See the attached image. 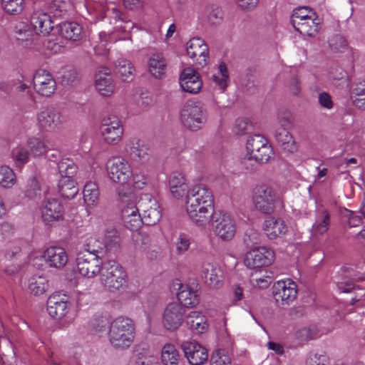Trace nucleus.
<instances>
[{"instance_id": "1", "label": "nucleus", "mask_w": 365, "mask_h": 365, "mask_svg": "<svg viewBox=\"0 0 365 365\" xmlns=\"http://www.w3.org/2000/svg\"><path fill=\"white\" fill-rule=\"evenodd\" d=\"M185 205L189 219L198 227H204L213 215L214 196L204 185H195L187 190Z\"/></svg>"}, {"instance_id": "2", "label": "nucleus", "mask_w": 365, "mask_h": 365, "mask_svg": "<svg viewBox=\"0 0 365 365\" xmlns=\"http://www.w3.org/2000/svg\"><path fill=\"white\" fill-rule=\"evenodd\" d=\"M274 155L272 145L266 138L259 134L250 136L246 142V153L242 160V164L247 170L252 171L253 162L266 163Z\"/></svg>"}, {"instance_id": "3", "label": "nucleus", "mask_w": 365, "mask_h": 365, "mask_svg": "<svg viewBox=\"0 0 365 365\" xmlns=\"http://www.w3.org/2000/svg\"><path fill=\"white\" fill-rule=\"evenodd\" d=\"M135 336V326L130 318L120 316L110 322L108 339L115 349H128L133 343Z\"/></svg>"}, {"instance_id": "4", "label": "nucleus", "mask_w": 365, "mask_h": 365, "mask_svg": "<svg viewBox=\"0 0 365 365\" xmlns=\"http://www.w3.org/2000/svg\"><path fill=\"white\" fill-rule=\"evenodd\" d=\"M100 281L105 289L110 292H117L127 287L128 275L118 262L108 261L104 264Z\"/></svg>"}, {"instance_id": "5", "label": "nucleus", "mask_w": 365, "mask_h": 365, "mask_svg": "<svg viewBox=\"0 0 365 365\" xmlns=\"http://www.w3.org/2000/svg\"><path fill=\"white\" fill-rule=\"evenodd\" d=\"M182 287V284L180 279L173 280L170 287L171 293L176 295L178 302L168 304L163 315V325L169 331L177 329L182 323V305L180 299Z\"/></svg>"}, {"instance_id": "6", "label": "nucleus", "mask_w": 365, "mask_h": 365, "mask_svg": "<svg viewBox=\"0 0 365 365\" xmlns=\"http://www.w3.org/2000/svg\"><path fill=\"white\" fill-rule=\"evenodd\" d=\"M251 199L255 209L265 215L273 213L279 202L273 187L264 183L256 185L252 188Z\"/></svg>"}, {"instance_id": "7", "label": "nucleus", "mask_w": 365, "mask_h": 365, "mask_svg": "<svg viewBox=\"0 0 365 365\" xmlns=\"http://www.w3.org/2000/svg\"><path fill=\"white\" fill-rule=\"evenodd\" d=\"M122 202L121 220L124 227L131 232L140 230L143 224L138 204L132 195L119 194Z\"/></svg>"}, {"instance_id": "8", "label": "nucleus", "mask_w": 365, "mask_h": 365, "mask_svg": "<svg viewBox=\"0 0 365 365\" xmlns=\"http://www.w3.org/2000/svg\"><path fill=\"white\" fill-rule=\"evenodd\" d=\"M76 260L79 273L88 279L101 274L104 268L102 258L89 252H78Z\"/></svg>"}, {"instance_id": "9", "label": "nucleus", "mask_w": 365, "mask_h": 365, "mask_svg": "<svg viewBox=\"0 0 365 365\" xmlns=\"http://www.w3.org/2000/svg\"><path fill=\"white\" fill-rule=\"evenodd\" d=\"M212 228L214 234L222 241H230L236 234L235 220L229 214L218 212L212 215Z\"/></svg>"}, {"instance_id": "10", "label": "nucleus", "mask_w": 365, "mask_h": 365, "mask_svg": "<svg viewBox=\"0 0 365 365\" xmlns=\"http://www.w3.org/2000/svg\"><path fill=\"white\" fill-rule=\"evenodd\" d=\"M275 259L274 252L267 247H256L248 251L244 257V264L249 269L270 266Z\"/></svg>"}, {"instance_id": "11", "label": "nucleus", "mask_w": 365, "mask_h": 365, "mask_svg": "<svg viewBox=\"0 0 365 365\" xmlns=\"http://www.w3.org/2000/svg\"><path fill=\"white\" fill-rule=\"evenodd\" d=\"M106 170L109 178L114 182L122 185L126 183L133 174L129 161L122 156L110 158L106 163Z\"/></svg>"}, {"instance_id": "12", "label": "nucleus", "mask_w": 365, "mask_h": 365, "mask_svg": "<svg viewBox=\"0 0 365 365\" xmlns=\"http://www.w3.org/2000/svg\"><path fill=\"white\" fill-rule=\"evenodd\" d=\"M186 54L190 63L196 68H203L207 63L209 48L205 41L199 37H194L186 43Z\"/></svg>"}, {"instance_id": "13", "label": "nucleus", "mask_w": 365, "mask_h": 365, "mask_svg": "<svg viewBox=\"0 0 365 365\" xmlns=\"http://www.w3.org/2000/svg\"><path fill=\"white\" fill-rule=\"evenodd\" d=\"M66 119L63 114L55 108H46L36 115L37 125L39 129L46 132H55L59 130Z\"/></svg>"}, {"instance_id": "14", "label": "nucleus", "mask_w": 365, "mask_h": 365, "mask_svg": "<svg viewBox=\"0 0 365 365\" xmlns=\"http://www.w3.org/2000/svg\"><path fill=\"white\" fill-rule=\"evenodd\" d=\"M138 204L142 212L143 224L151 226L158 222L161 218V211L155 198L149 194H145L140 197Z\"/></svg>"}, {"instance_id": "15", "label": "nucleus", "mask_w": 365, "mask_h": 365, "mask_svg": "<svg viewBox=\"0 0 365 365\" xmlns=\"http://www.w3.org/2000/svg\"><path fill=\"white\" fill-rule=\"evenodd\" d=\"M123 130L121 122L115 116L103 119L100 127L101 136L108 145H117L120 142Z\"/></svg>"}, {"instance_id": "16", "label": "nucleus", "mask_w": 365, "mask_h": 365, "mask_svg": "<svg viewBox=\"0 0 365 365\" xmlns=\"http://www.w3.org/2000/svg\"><path fill=\"white\" fill-rule=\"evenodd\" d=\"M297 285L290 279L279 280L274 284L273 295L277 302L282 305H289L297 296Z\"/></svg>"}, {"instance_id": "17", "label": "nucleus", "mask_w": 365, "mask_h": 365, "mask_svg": "<svg viewBox=\"0 0 365 365\" xmlns=\"http://www.w3.org/2000/svg\"><path fill=\"white\" fill-rule=\"evenodd\" d=\"M125 152L135 161L148 160L150 155V148L148 143L137 136L128 138L124 144Z\"/></svg>"}, {"instance_id": "18", "label": "nucleus", "mask_w": 365, "mask_h": 365, "mask_svg": "<svg viewBox=\"0 0 365 365\" xmlns=\"http://www.w3.org/2000/svg\"><path fill=\"white\" fill-rule=\"evenodd\" d=\"M41 214L43 222L46 225H50L63 219L64 208L58 199L48 197L42 202Z\"/></svg>"}, {"instance_id": "19", "label": "nucleus", "mask_w": 365, "mask_h": 365, "mask_svg": "<svg viewBox=\"0 0 365 365\" xmlns=\"http://www.w3.org/2000/svg\"><path fill=\"white\" fill-rule=\"evenodd\" d=\"M33 83L36 92L41 96L49 97L56 89V83L52 74L44 69L36 71Z\"/></svg>"}, {"instance_id": "20", "label": "nucleus", "mask_w": 365, "mask_h": 365, "mask_svg": "<svg viewBox=\"0 0 365 365\" xmlns=\"http://www.w3.org/2000/svg\"><path fill=\"white\" fill-rule=\"evenodd\" d=\"M262 229L269 240L282 238L289 232L287 222L282 217L276 216H271L265 219Z\"/></svg>"}, {"instance_id": "21", "label": "nucleus", "mask_w": 365, "mask_h": 365, "mask_svg": "<svg viewBox=\"0 0 365 365\" xmlns=\"http://www.w3.org/2000/svg\"><path fill=\"white\" fill-rule=\"evenodd\" d=\"M187 118L184 125L190 130H197L202 128L207 121V112L200 103L187 106Z\"/></svg>"}, {"instance_id": "22", "label": "nucleus", "mask_w": 365, "mask_h": 365, "mask_svg": "<svg viewBox=\"0 0 365 365\" xmlns=\"http://www.w3.org/2000/svg\"><path fill=\"white\" fill-rule=\"evenodd\" d=\"M45 264L51 268L61 269L68 262V255L64 248L59 246H51L44 250L41 257Z\"/></svg>"}, {"instance_id": "23", "label": "nucleus", "mask_w": 365, "mask_h": 365, "mask_svg": "<svg viewBox=\"0 0 365 365\" xmlns=\"http://www.w3.org/2000/svg\"><path fill=\"white\" fill-rule=\"evenodd\" d=\"M201 277L212 288H219L223 284L224 274L220 267L209 262H204L201 266Z\"/></svg>"}, {"instance_id": "24", "label": "nucleus", "mask_w": 365, "mask_h": 365, "mask_svg": "<svg viewBox=\"0 0 365 365\" xmlns=\"http://www.w3.org/2000/svg\"><path fill=\"white\" fill-rule=\"evenodd\" d=\"M184 356L190 365H203L208 359L205 347L197 341H189L184 345Z\"/></svg>"}, {"instance_id": "25", "label": "nucleus", "mask_w": 365, "mask_h": 365, "mask_svg": "<svg viewBox=\"0 0 365 365\" xmlns=\"http://www.w3.org/2000/svg\"><path fill=\"white\" fill-rule=\"evenodd\" d=\"M95 87L99 93L104 96H109L113 93L115 84L108 68H99L96 74Z\"/></svg>"}, {"instance_id": "26", "label": "nucleus", "mask_w": 365, "mask_h": 365, "mask_svg": "<svg viewBox=\"0 0 365 365\" xmlns=\"http://www.w3.org/2000/svg\"><path fill=\"white\" fill-rule=\"evenodd\" d=\"M314 222L312 226L314 236L322 235L327 232L331 223L330 213L324 206H318L315 211Z\"/></svg>"}, {"instance_id": "27", "label": "nucleus", "mask_w": 365, "mask_h": 365, "mask_svg": "<svg viewBox=\"0 0 365 365\" xmlns=\"http://www.w3.org/2000/svg\"><path fill=\"white\" fill-rule=\"evenodd\" d=\"M201 290L196 277L187 278L184 286V307H193L200 302Z\"/></svg>"}, {"instance_id": "28", "label": "nucleus", "mask_w": 365, "mask_h": 365, "mask_svg": "<svg viewBox=\"0 0 365 365\" xmlns=\"http://www.w3.org/2000/svg\"><path fill=\"white\" fill-rule=\"evenodd\" d=\"M31 26L38 35H48L53 29V22L46 13L34 12L31 16Z\"/></svg>"}, {"instance_id": "29", "label": "nucleus", "mask_w": 365, "mask_h": 365, "mask_svg": "<svg viewBox=\"0 0 365 365\" xmlns=\"http://www.w3.org/2000/svg\"><path fill=\"white\" fill-rule=\"evenodd\" d=\"M68 303L58 294L51 295L47 300V312L54 319H60L66 315Z\"/></svg>"}, {"instance_id": "30", "label": "nucleus", "mask_w": 365, "mask_h": 365, "mask_svg": "<svg viewBox=\"0 0 365 365\" xmlns=\"http://www.w3.org/2000/svg\"><path fill=\"white\" fill-rule=\"evenodd\" d=\"M202 86V81L195 69L190 68L184 69V92L197 93Z\"/></svg>"}, {"instance_id": "31", "label": "nucleus", "mask_w": 365, "mask_h": 365, "mask_svg": "<svg viewBox=\"0 0 365 365\" xmlns=\"http://www.w3.org/2000/svg\"><path fill=\"white\" fill-rule=\"evenodd\" d=\"M186 325L195 334H202L207 329L206 317L200 312L192 311L186 315Z\"/></svg>"}, {"instance_id": "32", "label": "nucleus", "mask_w": 365, "mask_h": 365, "mask_svg": "<svg viewBox=\"0 0 365 365\" xmlns=\"http://www.w3.org/2000/svg\"><path fill=\"white\" fill-rule=\"evenodd\" d=\"M321 19L317 15L312 16L311 18L307 20L297 23V25L294 28L297 31L303 36H314L319 31V25Z\"/></svg>"}, {"instance_id": "33", "label": "nucleus", "mask_w": 365, "mask_h": 365, "mask_svg": "<svg viewBox=\"0 0 365 365\" xmlns=\"http://www.w3.org/2000/svg\"><path fill=\"white\" fill-rule=\"evenodd\" d=\"M149 72L155 78H162L166 71V63L163 54L153 53L148 61Z\"/></svg>"}, {"instance_id": "34", "label": "nucleus", "mask_w": 365, "mask_h": 365, "mask_svg": "<svg viewBox=\"0 0 365 365\" xmlns=\"http://www.w3.org/2000/svg\"><path fill=\"white\" fill-rule=\"evenodd\" d=\"M212 79L222 91L227 88L230 83V75L225 63L220 62L213 68Z\"/></svg>"}, {"instance_id": "35", "label": "nucleus", "mask_w": 365, "mask_h": 365, "mask_svg": "<svg viewBox=\"0 0 365 365\" xmlns=\"http://www.w3.org/2000/svg\"><path fill=\"white\" fill-rule=\"evenodd\" d=\"M60 34L66 39L76 41L82 36V27L75 21H66L60 25Z\"/></svg>"}, {"instance_id": "36", "label": "nucleus", "mask_w": 365, "mask_h": 365, "mask_svg": "<svg viewBox=\"0 0 365 365\" xmlns=\"http://www.w3.org/2000/svg\"><path fill=\"white\" fill-rule=\"evenodd\" d=\"M58 192L66 199L73 198L78 192L76 182L73 178H61L58 184Z\"/></svg>"}, {"instance_id": "37", "label": "nucleus", "mask_w": 365, "mask_h": 365, "mask_svg": "<svg viewBox=\"0 0 365 365\" xmlns=\"http://www.w3.org/2000/svg\"><path fill=\"white\" fill-rule=\"evenodd\" d=\"M275 138L280 143L284 150L289 153H294L297 150L298 146L294 141L293 136L284 128H279L275 131Z\"/></svg>"}, {"instance_id": "38", "label": "nucleus", "mask_w": 365, "mask_h": 365, "mask_svg": "<svg viewBox=\"0 0 365 365\" xmlns=\"http://www.w3.org/2000/svg\"><path fill=\"white\" fill-rule=\"evenodd\" d=\"M351 98L356 108L365 110V80L355 84L351 91Z\"/></svg>"}, {"instance_id": "39", "label": "nucleus", "mask_w": 365, "mask_h": 365, "mask_svg": "<svg viewBox=\"0 0 365 365\" xmlns=\"http://www.w3.org/2000/svg\"><path fill=\"white\" fill-rule=\"evenodd\" d=\"M48 288V281L41 275H34L30 278L29 289L31 294L39 296L44 294Z\"/></svg>"}, {"instance_id": "40", "label": "nucleus", "mask_w": 365, "mask_h": 365, "mask_svg": "<svg viewBox=\"0 0 365 365\" xmlns=\"http://www.w3.org/2000/svg\"><path fill=\"white\" fill-rule=\"evenodd\" d=\"M135 68L133 64L126 59H119L115 66V73L123 81L133 80Z\"/></svg>"}, {"instance_id": "41", "label": "nucleus", "mask_w": 365, "mask_h": 365, "mask_svg": "<svg viewBox=\"0 0 365 365\" xmlns=\"http://www.w3.org/2000/svg\"><path fill=\"white\" fill-rule=\"evenodd\" d=\"M102 240L105 243V249L108 250H116L120 247V237L114 227H108L106 230Z\"/></svg>"}, {"instance_id": "42", "label": "nucleus", "mask_w": 365, "mask_h": 365, "mask_svg": "<svg viewBox=\"0 0 365 365\" xmlns=\"http://www.w3.org/2000/svg\"><path fill=\"white\" fill-rule=\"evenodd\" d=\"M83 200L88 206L95 205L99 199V189L97 184L94 182H88L83 191Z\"/></svg>"}, {"instance_id": "43", "label": "nucleus", "mask_w": 365, "mask_h": 365, "mask_svg": "<svg viewBox=\"0 0 365 365\" xmlns=\"http://www.w3.org/2000/svg\"><path fill=\"white\" fill-rule=\"evenodd\" d=\"M1 6L4 13L9 16H19L25 6L24 0H1Z\"/></svg>"}, {"instance_id": "44", "label": "nucleus", "mask_w": 365, "mask_h": 365, "mask_svg": "<svg viewBox=\"0 0 365 365\" xmlns=\"http://www.w3.org/2000/svg\"><path fill=\"white\" fill-rule=\"evenodd\" d=\"M180 355L173 344L164 345L161 352V360L164 365H178Z\"/></svg>"}, {"instance_id": "45", "label": "nucleus", "mask_w": 365, "mask_h": 365, "mask_svg": "<svg viewBox=\"0 0 365 365\" xmlns=\"http://www.w3.org/2000/svg\"><path fill=\"white\" fill-rule=\"evenodd\" d=\"M105 249V243L96 236H90L86 238L83 248L78 252H86L94 255H98Z\"/></svg>"}, {"instance_id": "46", "label": "nucleus", "mask_w": 365, "mask_h": 365, "mask_svg": "<svg viewBox=\"0 0 365 365\" xmlns=\"http://www.w3.org/2000/svg\"><path fill=\"white\" fill-rule=\"evenodd\" d=\"M14 34L17 41L24 43L31 40L33 30L31 24L20 21L18 22L14 27Z\"/></svg>"}, {"instance_id": "47", "label": "nucleus", "mask_w": 365, "mask_h": 365, "mask_svg": "<svg viewBox=\"0 0 365 365\" xmlns=\"http://www.w3.org/2000/svg\"><path fill=\"white\" fill-rule=\"evenodd\" d=\"M58 173L61 178H73L78 170V167L70 158H63L58 163Z\"/></svg>"}, {"instance_id": "48", "label": "nucleus", "mask_w": 365, "mask_h": 365, "mask_svg": "<svg viewBox=\"0 0 365 365\" xmlns=\"http://www.w3.org/2000/svg\"><path fill=\"white\" fill-rule=\"evenodd\" d=\"M16 182L14 170L7 165L0 166V185L4 188H11Z\"/></svg>"}, {"instance_id": "49", "label": "nucleus", "mask_w": 365, "mask_h": 365, "mask_svg": "<svg viewBox=\"0 0 365 365\" xmlns=\"http://www.w3.org/2000/svg\"><path fill=\"white\" fill-rule=\"evenodd\" d=\"M317 14L309 7L303 6L294 10L292 16V24L294 27L297 23L302 22L307 19L311 18L312 16H316Z\"/></svg>"}, {"instance_id": "50", "label": "nucleus", "mask_w": 365, "mask_h": 365, "mask_svg": "<svg viewBox=\"0 0 365 365\" xmlns=\"http://www.w3.org/2000/svg\"><path fill=\"white\" fill-rule=\"evenodd\" d=\"M210 365H232V361L225 351L218 349L212 353Z\"/></svg>"}, {"instance_id": "51", "label": "nucleus", "mask_w": 365, "mask_h": 365, "mask_svg": "<svg viewBox=\"0 0 365 365\" xmlns=\"http://www.w3.org/2000/svg\"><path fill=\"white\" fill-rule=\"evenodd\" d=\"M131 239L136 248L143 249L150 243V237L149 235L143 231L133 232Z\"/></svg>"}, {"instance_id": "52", "label": "nucleus", "mask_w": 365, "mask_h": 365, "mask_svg": "<svg viewBox=\"0 0 365 365\" xmlns=\"http://www.w3.org/2000/svg\"><path fill=\"white\" fill-rule=\"evenodd\" d=\"M28 145L34 156H40L46 152L45 143L38 138H31L28 140Z\"/></svg>"}, {"instance_id": "53", "label": "nucleus", "mask_w": 365, "mask_h": 365, "mask_svg": "<svg viewBox=\"0 0 365 365\" xmlns=\"http://www.w3.org/2000/svg\"><path fill=\"white\" fill-rule=\"evenodd\" d=\"M252 130V124L245 118H238L232 128V132L237 135H242Z\"/></svg>"}, {"instance_id": "54", "label": "nucleus", "mask_w": 365, "mask_h": 365, "mask_svg": "<svg viewBox=\"0 0 365 365\" xmlns=\"http://www.w3.org/2000/svg\"><path fill=\"white\" fill-rule=\"evenodd\" d=\"M49 12L54 17H60L67 12V3L63 0H53L48 6Z\"/></svg>"}, {"instance_id": "55", "label": "nucleus", "mask_w": 365, "mask_h": 365, "mask_svg": "<svg viewBox=\"0 0 365 365\" xmlns=\"http://www.w3.org/2000/svg\"><path fill=\"white\" fill-rule=\"evenodd\" d=\"M11 155L19 166L26 164L29 160L27 150L21 146H18L12 150Z\"/></svg>"}, {"instance_id": "56", "label": "nucleus", "mask_w": 365, "mask_h": 365, "mask_svg": "<svg viewBox=\"0 0 365 365\" xmlns=\"http://www.w3.org/2000/svg\"><path fill=\"white\" fill-rule=\"evenodd\" d=\"M133 184L135 189L144 188L149 182V177L143 170L135 171L132 174Z\"/></svg>"}, {"instance_id": "57", "label": "nucleus", "mask_w": 365, "mask_h": 365, "mask_svg": "<svg viewBox=\"0 0 365 365\" xmlns=\"http://www.w3.org/2000/svg\"><path fill=\"white\" fill-rule=\"evenodd\" d=\"M306 363L307 365H328L329 359L325 354H311Z\"/></svg>"}, {"instance_id": "58", "label": "nucleus", "mask_w": 365, "mask_h": 365, "mask_svg": "<svg viewBox=\"0 0 365 365\" xmlns=\"http://www.w3.org/2000/svg\"><path fill=\"white\" fill-rule=\"evenodd\" d=\"M26 195L31 199H35L41 195L40 185L35 178L30 180L29 188L26 191Z\"/></svg>"}, {"instance_id": "59", "label": "nucleus", "mask_w": 365, "mask_h": 365, "mask_svg": "<svg viewBox=\"0 0 365 365\" xmlns=\"http://www.w3.org/2000/svg\"><path fill=\"white\" fill-rule=\"evenodd\" d=\"M265 275H263L259 278H253L252 279V283L255 284L259 289H266L267 288L270 284L272 283V277L270 275L267 274L268 272L265 271Z\"/></svg>"}, {"instance_id": "60", "label": "nucleus", "mask_w": 365, "mask_h": 365, "mask_svg": "<svg viewBox=\"0 0 365 365\" xmlns=\"http://www.w3.org/2000/svg\"><path fill=\"white\" fill-rule=\"evenodd\" d=\"M329 46L334 50H340L346 46V40L339 35L333 36L329 41Z\"/></svg>"}, {"instance_id": "61", "label": "nucleus", "mask_w": 365, "mask_h": 365, "mask_svg": "<svg viewBox=\"0 0 365 365\" xmlns=\"http://www.w3.org/2000/svg\"><path fill=\"white\" fill-rule=\"evenodd\" d=\"M345 217L347 219V223L349 227H357L361 222V217L352 211L346 210Z\"/></svg>"}, {"instance_id": "62", "label": "nucleus", "mask_w": 365, "mask_h": 365, "mask_svg": "<svg viewBox=\"0 0 365 365\" xmlns=\"http://www.w3.org/2000/svg\"><path fill=\"white\" fill-rule=\"evenodd\" d=\"M237 6L243 10H252L259 4V0H235Z\"/></svg>"}, {"instance_id": "63", "label": "nucleus", "mask_w": 365, "mask_h": 365, "mask_svg": "<svg viewBox=\"0 0 365 365\" xmlns=\"http://www.w3.org/2000/svg\"><path fill=\"white\" fill-rule=\"evenodd\" d=\"M319 102L322 107L327 109H331L333 107L331 98L327 93L323 92L319 95Z\"/></svg>"}, {"instance_id": "64", "label": "nucleus", "mask_w": 365, "mask_h": 365, "mask_svg": "<svg viewBox=\"0 0 365 365\" xmlns=\"http://www.w3.org/2000/svg\"><path fill=\"white\" fill-rule=\"evenodd\" d=\"M21 252V247L16 243L10 244L6 249L5 257L8 259H11L14 258L17 254Z\"/></svg>"}]
</instances>
